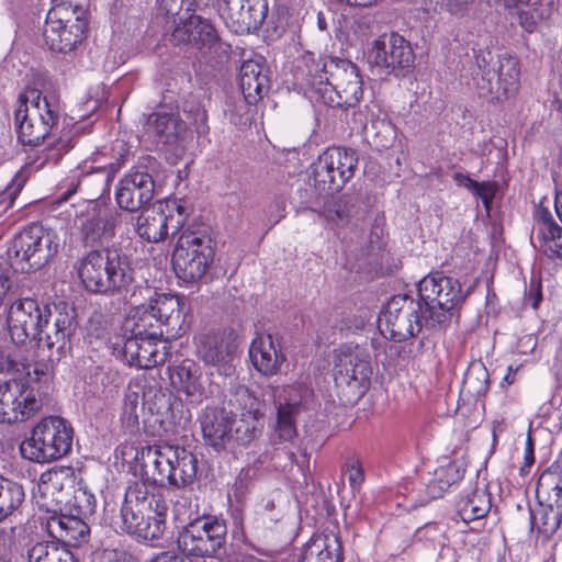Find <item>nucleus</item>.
I'll use <instances>...</instances> for the list:
<instances>
[{"instance_id":"f257e3e1","label":"nucleus","mask_w":562,"mask_h":562,"mask_svg":"<svg viewBox=\"0 0 562 562\" xmlns=\"http://www.w3.org/2000/svg\"><path fill=\"white\" fill-rule=\"evenodd\" d=\"M294 75L296 85L316 102L331 108L355 106L363 94L359 68L347 59L328 57L306 64Z\"/></svg>"},{"instance_id":"f03ea898","label":"nucleus","mask_w":562,"mask_h":562,"mask_svg":"<svg viewBox=\"0 0 562 562\" xmlns=\"http://www.w3.org/2000/svg\"><path fill=\"white\" fill-rule=\"evenodd\" d=\"M77 270L85 289L94 294L120 295L134 281L127 256L114 248L89 251L78 262Z\"/></svg>"},{"instance_id":"7ed1b4c3","label":"nucleus","mask_w":562,"mask_h":562,"mask_svg":"<svg viewBox=\"0 0 562 562\" xmlns=\"http://www.w3.org/2000/svg\"><path fill=\"white\" fill-rule=\"evenodd\" d=\"M59 115V103L54 95H42L37 90L20 94L14 110L19 143L31 147L41 145L57 125Z\"/></svg>"},{"instance_id":"20e7f679","label":"nucleus","mask_w":562,"mask_h":562,"mask_svg":"<svg viewBox=\"0 0 562 562\" xmlns=\"http://www.w3.org/2000/svg\"><path fill=\"white\" fill-rule=\"evenodd\" d=\"M372 368L370 356L358 345H342L335 350L334 380L344 404L357 403L369 390Z\"/></svg>"},{"instance_id":"39448f33","label":"nucleus","mask_w":562,"mask_h":562,"mask_svg":"<svg viewBox=\"0 0 562 562\" xmlns=\"http://www.w3.org/2000/svg\"><path fill=\"white\" fill-rule=\"evenodd\" d=\"M419 303L424 310V323L426 327L446 325L453 311L464 300L461 283L442 273H430L418 283Z\"/></svg>"},{"instance_id":"423d86ee","label":"nucleus","mask_w":562,"mask_h":562,"mask_svg":"<svg viewBox=\"0 0 562 562\" xmlns=\"http://www.w3.org/2000/svg\"><path fill=\"white\" fill-rule=\"evenodd\" d=\"M87 30L88 21L82 7L54 0L43 26L44 44L53 52L67 54L82 43Z\"/></svg>"},{"instance_id":"0eeeda50","label":"nucleus","mask_w":562,"mask_h":562,"mask_svg":"<svg viewBox=\"0 0 562 562\" xmlns=\"http://www.w3.org/2000/svg\"><path fill=\"white\" fill-rule=\"evenodd\" d=\"M56 232L38 223H32L21 231L8 250L11 267L20 272L38 270L58 252Z\"/></svg>"},{"instance_id":"6e6552de","label":"nucleus","mask_w":562,"mask_h":562,"mask_svg":"<svg viewBox=\"0 0 562 562\" xmlns=\"http://www.w3.org/2000/svg\"><path fill=\"white\" fill-rule=\"evenodd\" d=\"M226 521L213 515L191 520L178 533V548L186 554L199 558H220L225 553Z\"/></svg>"},{"instance_id":"1a4fd4ad","label":"nucleus","mask_w":562,"mask_h":562,"mask_svg":"<svg viewBox=\"0 0 562 562\" xmlns=\"http://www.w3.org/2000/svg\"><path fill=\"white\" fill-rule=\"evenodd\" d=\"M77 327L75 311L66 304L49 306V316L45 317L41 333L36 337L40 352L43 353L41 369L36 373H45L60 361Z\"/></svg>"},{"instance_id":"9d476101","label":"nucleus","mask_w":562,"mask_h":562,"mask_svg":"<svg viewBox=\"0 0 562 562\" xmlns=\"http://www.w3.org/2000/svg\"><path fill=\"white\" fill-rule=\"evenodd\" d=\"M358 161L352 148L328 147L311 166L314 187L324 194L339 192L353 178Z\"/></svg>"},{"instance_id":"9b49d317","label":"nucleus","mask_w":562,"mask_h":562,"mask_svg":"<svg viewBox=\"0 0 562 562\" xmlns=\"http://www.w3.org/2000/svg\"><path fill=\"white\" fill-rule=\"evenodd\" d=\"M213 258L212 240L204 234L187 229L173 249V269L183 282H196L205 276Z\"/></svg>"},{"instance_id":"f8f14e48","label":"nucleus","mask_w":562,"mask_h":562,"mask_svg":"<svg viewBox=\"0 0 562 562\" xmlns=\"http://www.w3.org/2000/svg\"><path fill=\"white\" fill-rule=\"evenodd\" d=\"M71 424H35L32 436L20 446L23 458L45 463L57 460L72 447Z\"/></svg>"},{"instance_id":"ddd939ff","label":"nucleus","mask_w":562,"mask_h":562,"mask_svg":"<svg viewBox=\"0 0 562 562\" xmlns=\"http://www.w3.org/2000/svg\"><path fill=\"white\" fill-rule=\"evenodd\" d=\"M423 326V306L408 295L393 296L379 317L380 331L385 338L394 341L414 337Z\"/></svg>"},{"instance_id":"4468645a","label":"nucleus","mask_w":562,"mask_h":562,"mask_svg":"<svg viewBox=\"0 0 562 562\" xmlns=\"http://www.w3.org/2000/svg\"><path fill=\"white\" fill-rule=\"evenodd\" d=\"M520 66L516 57L504 55L492 67H481L474 80L477 92L491 101L506 100L519 87Z\"/></svg>"},{"instance_id":"2eb2a0df","label":"nucleus","mask_w":562,"mask_h":562,"mask_svg":"<svg viewBox=\"0 0 562 562\" xmlns=\"http://www.w3.org/2000/svg\"><path fill=\"white\" fill-rule=\"evenodd\" d=\"M68 214L74 216L72 227L86 246L102 243L114 235L116 218L109 216L105 209L94 202L83 201L71 205Z\"/></svg>"},{"instance_id":"dca6fc26","label":"nucleus","mask_w":562,"mask_h":562,"mask_svg":"<svg viewBox=\"0 0 562 562\" xmlns=\"http://www.w3.org/2000/svg\"><path fill=\"white\" fill-rule=\"evenodd\" d=\"M196 355L206 366L215 367L223 375L234 372V355L237 349L236 335L231 329L217 328L194 337Z\"/></svg>"},{"instance_id":"f3484780","label":"nucleus","mask_w":562,"mask_h":562,"mask_svg":"<svg viewBox=\"0 0 562 562\" xmlns=\"http://www.w3.org/2000/svg\"><path fill=\"white\" fill-rule=\"evenodd\" d=\"M368 61L386 74L404 76L414 67L415 54L408 41L392 33L373 42L368 53Z\"/></svg>"},{"instance_id":"a211bd4d","label":"nucleus","mask_w":562,"mask_h":562,"mask_svg":"<svg viewBox=\"0 0 562 562\" xmlns=\"http://www.w3.org/2000/svg\"><path fill=\"white\" fill-rule=\"evenodd\" d=\"M47 316L48 304H41L32 297L15 300L7 314V326L12 341L23 345L29 340H35Z\"/></svg>"},{"instance_id":"6ab92c4d","label":"nucleus","mask_w":562,"mask_h":562,"mask_svg":"<svg viewBox=\"0 0 562 562\" xmlns=\"http://www.w3.org/2000/svg\"><path fill=\"white\" fill-rule=\"evenodd\" d=\"M218 13L226 26L236 34L258 30L268 14L267 0H223Z\"/></svg>"},{"instance_id":"aec40b11","label":"nucleus","mask_w":562,"mask_h":562,"mask_svg":"<svg viewBox=\"0 0 562 562\" xmlns=\"http://www.w3.org/2000/svg\"><path fill=\"white\" fill-rule=\"evenodd\" d=\"M277 422H295L311 417L317 407L313 389L306 383L285 385L274 394Z\"/></svg>"},{"instance_id":"412c9836","label":"nucleus","mask_w":562,"mask_h":562,"mask_svg":"<svg viewBox=\"0 0 562 562\" xmlns=\"http://www.w3.org/2000/svg\"><path fill=\"white\" fill-rule=\"evenodd\" d=\"M154 191L155 184L151 175L140 168H135L119 181L115 199L122 210L136 212L151 201Z\"/></svg>"},{"instance_id":"4be33fe9","label":"nucleus","mask_w":562,"mask_h":562,"mask_svg":"<svg viewBox=\"0 0 562 562\" xmlns=\"http://www.w3.org/2000/svg\"><path fill=\"white\" fill-rule=\"evenodd\" d=\"M263 404L249 392L247 387H239L227 403V408L207 407L206 418L212 422H258L262 416Z\"/></svg>"},{"instance_id":"5701e85b","label":"nucleus","mask_w":562,"mask_h":562,"mask_svg":"<svg viewBox=\"0 0 562 562\" xmlns=\"http://www.w3.org/2000/svg\"><path fill=\"white\" fill-rule=\"evenodd\" d=\"M149 304L166 336L175 338L186 331L188 306L182 296L158 294Z\"/></svg>"},{"instance_id":"b1692460","label":"nucleus","mask_w":562,"mask_h":562,"mask_svg":"<svg viewBox=\"0 0 562 562\" xmlns=\"http://www.w3.org/2000/svg\"><path fill=\"white\" fill-rule=\"evenodd\" d=\"M171 40L177 44H189L195 49L203 50L218 44L220 35L209 20L192 14L175 27Z\"/></svg>"},{"instance_id":"393cba45","label":"nucleus","mask_w":562,"mask_h":562,"mask_svg":"<svg viewBox=\"0 0 562 562\" xmlns=\"http://www.w3.org/2000/svg\"><path fill=\"white\" fill-rule=\"evenodd\" d=\"M170 446H145L136 451L135 472L144 482L162 485L171 457Z\"/></svg>"},{"instance_id":"a878e982","label":"nucleus","mask_w":562,"mask_h":562,"mask_svg":"<svg viewBox=\"0 0 562 562\" xmlns=\"http://www.w3.org/2000/svg\"><path fill=\"white\" fill-rule=\"evenodd\" d=\"M249 358L257 371L271 376L280 372L286 360L278 339L270 334H258L249 347Z\"/></svg>"},{"instance_id":"bb28decb","label":"nucleus","mask_w":562,"mask_h":562,"mask_svg":"<svg viewBox=\"0 0 562 562\" xmlns=\"http://www.w3.org/2000/svg\"><path fill=\"white\" fill-rule=\"evenodd\" d=\"M179 229L180 222L164 210L162 203L145 209L137 218V234L149 243H159L170 231L175 234Z\"/></svg>"},{"instance_id":"cd10ccee","label":"nucleus","mask_w":562,"mask_h":562,"mask_svg":"<svg viewBox=\"0 0 562 562\" xmlns=\"http://www.w3.org/2000/svg\"><path fill=\"white\" fill-rule=\"evenodd\" d=\"M160 342L161 338H151V336H130L123 346V357L130 366L142 369L156 367L166 358V355L159 351Z\"/></svg>"},{"instance_id":"c85d7f7f","label":"nucleus","mask_w":562,"mask_h":562,"mask_svg":"<svg viewBox=\"0 0 562 562\" xmlns=\"http://www.w3.org/2000/svg\"><path fill=\"white\" fill-rule=\"evenodd\" d=\"M234 424H201V430L206 445L216 451L226 449L229 446L246 445L252 439V430L249 424H240L233 429Z\"/></svg>"},{"instance_id":"c756f323","label":"nucleus","mask_w":562,"mask_h":562,"mask_svg":"<svg viewBox=\"0 0 562 562\" xmlns=\"http://www.w3.org/2000/svg\"><path fill=\"white\" fill-rule=\"evenodd\" d=\"M172 386L183 393L192 403H200L206 397L203 373L192 361H183L170 372Z\"/></svg>"},{"instance_id":"7c9ffc66","label":"nucleus","mask_w":562,"mask_h":562,"mask_svg":"<svg viewBox=\"0 0 562 562\" xmlns=\"http://www.w3.org/2000/svg\"><path fill=\"white\" fill-rule=\"evenodd\" d=\"M171 457L166 481L173 487H186L191 485L198 473V459L193 452L183 447L170 446Z\"/></svg>"},{"instance_id":"2f4dec72","label":"nucleus","mask_w":562,"mask_h":562,"mask_svg":"<svg viewBox=\"0 0 562 562\" xmlns=\"http://www.w3.org/2000/svg\"><path fill=\"white\" fill-rule=\"evenodd\" d=\"M506 9L518 10L520 26L532 33L539 22L550 19L554 11V0H495Z\"/></svg>"},{"instance_id":"473e14b6","label":"nucleus","mask_w":562,"mask_h":562,"mask_svg":"<svg viewBox=\"0 0 562 562\" xmlns=\"http://www.w3.org/2000/svg\"><path fill=\"white\" fill-rule=\"evenodd\" d=\"M342 548L339 537L324 532L310 539L304 546L301 562H341Z\"/></svg>"},{"instance_id":"72a5a7b5","label":"nucleus","mask_w":562,"mask_h":562,"mask_svg":"<svg viewBox=\"0 0 562 562\" xmlns=\"http://www.w3.org/2000/svg\"><path fill=\"white\" fill-rule=\"evenodd\" d=\"M145 134L157 145L175 144L186 130L182 121L169 113H153L144 125Z\"/></svg>"},{"instance_id":"f704fd0d","label":"nucleus","mask_w":562,"mask_h":562,"mask_svg":"<svg viewBox=\"0 0 562 562\" xmlns=\"http://www.w3.org/2000/svg\"><path fill=\"white\" fill-rule=\"evenodd\" d=\"M49 533L66 546H80L89 540L90 528L80 517H53L48 521Z\"/></svg>"},{"instance_id":"c9c22d12","label":"nucleus","mask_w":562,"mask_h":562,"mask_svg":"<svg viewBox=\"0 0 562 562\" xmlns=\"http://www.w3.org/2000/svg\"><path fill=\"white\" fill-rule=\"evenodd\" d=\"M239 87L248 104H255L262 98V93L268 89V77L262 74L258 61L249 59L243 63Z\"/></svg>"},{"instance_id":"e433bc0d","label":"nucleus","mask_w":562,"mask_h":562,"mask_svg":"<svg viewBox=\"0 0 562 562\" xmlns=\"http://www.w3.org/2000/svg\"><path fill=\"white\" fill-rule=\"evenodd\" d=\"M465 472V464L462 460L447 461L440 464L427 483L426 488L430 498L441 497L451 486L459 483Z\"/></svg>"},{"instance_id":"4c0bfd02","label":"nucleus","mask_w":562,"mask_h":562,"mask_svg":"<svg viewBox=\"0 0 562 562\" xmlns=\"http://www.w3.org/2000/svg\"><path fill=\"white\" fill-rule=\"evenodd\" d=\"M124 326L131 331V336L135 337L161 338L165 335L149 303L137 306L127 317Z\"/></svg>"},{"instance_id":"58836bf2","label":"nucleus","mask_w":562,"mask_h":562,"mask_svg":"<svg viewBox=\"0 0 562 562\" xmlns=\"http://www.w3.org/2000/svg\"><path fill=\"white\" fill-rule=\"evenodd\" d=\"M27 382L24 379L0 381V422H18L16 405L26 392Z\"/></svg>"},{"instance_id":"ea45409f","label":"nucleus","mask_w":562,"mask_h":562,"mask_svg":"<svg viewBox=\"0 0 562 562\" xmlns=\"http://www.w3.org/2000/svg\"><path fill=\"white\" fill-rule=\"evenodd\" d=\"M536 495L540 504L562 510V475L551 470L543 471L537 482Z\"/></svg>"},{"instance_id":"a19ab883","label":"nucleus","mask_w":562,"mask_h":562,"mask_svg":"<svg viewBox=\"0 0 562 562\" xmlns=\"http://www.w3.org/2000/svg\"><path fill=\"white\" fill-rule=\"evenodd\" d=\"M23 486L0 475V524L11 516L23 503Z\"/></svg>"},{"instance_id":"79ce46f5","label":"nucleus","mask_w":562,"mask_h":562,"mask_svg":"<svg viewBox=\"0 0 562 562\" xmlns=\"http://www.w3.org/2000/svg\"><path fill=\"white\" fill-rule=\"evenodd\" d=\"M458 513L464 521H473L486 516L491 508L488 495L483 490H475L462 497L458 504Z\"/></svg>"},{"instance_id":"37998d69","label":"nucleus","mask_w":562,"mask_h":562,"mask_svg":"<svg viewBox=\"0 0 562 562\" xmlns=\"http://www.w3.org/2000/svg\"><path fill=\"white\" fill-rule=\"evenodd\" d=\"M29 562H76L74 554L58 542H38L27 553Z\"/></svg>"},{"instance_id":"c03bdc74","label":"nucleus","mask_w":562,"mask_h":562,"mask_svg":"<svg viewBox=\"0 0 562 562\" xmlns=\"http://www.w3.org/2000/svg\"><path fill=\"white\" fill-rule=\"evenodd\" d=\"M562 510L546 504L537 512L530 510L531 530L537 529L546 537L553 535L560 527Z\"/></svg>"},{"instance_id":"a18cd8bd","label":"nucleus","mask_w":562,"mask_h":562,"mask_svg":"<svg viewBox=\"0 0 562 562\" xmlns=\"http://www.w3.org/2000/svg\"><path fill=\"white\" fill-rule=\"evenodd\" d=\"M78 131L70 128H63L58 138L54 139L45 149V162L58 164L65 154L72 149L77 143Z\"/></svg>"},{"instance_id":"49530a36","label":"nucleus","mask_w":562,"mask_h":562,"mask_svg":"<svg viewBox=\"0 0 562 562\" xmlns=\"http://www.w3.org/2000/svg\"><path fill=\"white\" fill-rule=\"evenodd\" d=\"M490 385V374L482 362L472 363L463 378V391L471 396L485 394Z\"/></svg>"},{"instance_id":"de8ad7c7","label":"nucleus","mask_w":562,"mask_h":562,"mask_svg":"<svg viewBox=\"0 0 562 562\" xmlns=\"http://www.w3.org/2000/svg\"><path fill=\"white\" fill-rule=\"evenodd\" d=\"M120 517L122 520V530L133 535L134 537L137 533L138 528H142L147 518L144 509L125 505H122L121 507Z\"/></svg>"},{"instance_id":"09e8293b","label":"nucleus","mask_w":562,"mask_h":562,"mask_svg":"<svg viewBox=\"0 0 562 562\" xmlns=\"http://www.w3.org/2000/svg\"><path fill=\"white\" fill-rule=\"evenodd\" d=\"M537 239L540 250L547 257L562 259V227L558 226Z\"/></svg>"},{"instance_id":"8fccbe9b","label":"nucleus","mask_w":562,"mask_h":562,"mask_svg":"<svg viewBox=\"0 0 562 562\" xmlns=\"http://www.w3.org/2000/svg\"><path fill=\"white\" fill-rule=\"evenodd\" d=\"M256 480V470L244 468L236 476L229 495H233L236 502L241 503L250 492Z\"/></svg>"},{"instance_id":"3c124183","label":"nucleus","mask_w":562,"mask_h":562,"mask_svg":"<svg viewBox=\"0 0 562 562\" xmlns=\"http://www.w3.org/2000/svg\"><path fill=\"white\" fill-rule=\"evenodd\" d=\"M166 529V516H149L146 518L142 528H138L136 538L142 540H158L162 537Z\"/></svg>"},{"instance_id":"603ef678","label":"nucleus","mask_w":562,"mask_h":562,"mask_svg":"<svg viewBox=\"0 0 562 562\" xmlns=\"http://www.w3.org/2000/svg\"><path fill=\"white\" fill-rule=\"evenodd\" d=\"M146 483L147 482L143 481V483H135L133 486H130L125 493L123 505L134 506L144 509V504L147 502L149 496L155 492L150 491Z\"/></svg>"},{"instance_id":"864d4df0","label":"nucleus","mask_w":562,"mask_h":562,"mask_svg":"<svg viewBox=\"0 0 562 562\" xmlns=\"http://www.w3.org/2000/svg\"><path fill=\"white\" fill-rule=\"evenodd\" d=\"M325 217L333 225L344 227L349 220L347 204L341 199L333 202L325 209Z\"/></svg>"},{"instance_id":"5fc2aeb1","label":"nucleus","mask_w":562,"mask_h":562,"mask_svg":"<svg viewBox=\"0 0 562 562\" xmlns=\"http://www.w3.org/2000/svg\"><path fill=\"white\" fill-rule=\"evenodd\" d=\"M535 216L537 238L559 226L553 220L551 212L546 207L538 206Z\"/></svg>"},{"instance_id":"6e6d98bb","label":"nucleus","mask_w":562,"mask_h":562,"mask_svg":"<svg viewBox=\"0 0 562 562\" xmlns=\"http://www.w3.org/2000/svg\"><path fill=\"white\" fill-rule=\"evenodd\" d=\"M167 512L168 504L164 495L159 492H154L144 504V513L147 517L154 515L166 516Z\"/></svg>"},{"instance_id":"4d7b16f0","label":"nucleus","mask_w":562,"mask_h":562,"mask_svg":"<svg viewBox=\"0 0 562 562\" xmlns=\"http://www.w3.org/2000/svg\"><path fill=\"white\" fill-rule=\"evenodd\" d=\"M117 148L119 156L115 157V160L112 162H109L104 167H99L98 169L102 172H105V183L108 184L111 178L121 169V167L125 162V156L127 154V150L125 149V145L123 142H116L113 146V149Z\"/></svg>"},{"instance_id":"13d9d810","label":"nucleus","mask_w":562,"mask_h":562,"mask_svg":"<svg viewBox=\"0 0 562 562\" xmlns=\"http://www.w3.org/2000/svg\"><path fill=\"white\" fill-rule=\"evenodd\" d=\"M23 187V181L13 179L12 182L0 192V212L10 209Z\"/></svg>"},{"instance_id":"bf43d9fd","label":"nucleus","mask_w":562,"mask_h":562,"mask_svg":"<svg viewBox=\"0 0 562 562\" xmlns=\"http://www.w3.org/2000/svg\"><path fill=\"white\" fill-rule=\"evenodd\" d=\"M20 407H16V415H21V422L29 419L31 415L38 409L40 404L36 397L31 392H25L18 403Z\"/></svg>"},{"instance_id":"052dcab7","label":"nucleus","mask_w":562,"mask_h":562,"mask_svg":"<svg viewBox=\"0 0 562 562\" xmlns=\"http://www.w3.org/2000/svg\"><path fill=\"white\" fill-rule=\"evenodd\" d=\"M542 300V290L540 281L532 280L529 284L528 290L525 292L524 302L525 305H530L533 310H537Z\"/></svg>"},{"instance_id":"680f3d73","label":"nucleus","mask_w":562,"mask_h":562,"mask_svg":"<svg viewBox=\"0 0 562 562\" xmlns=\"http://www.w3.org/2000/svg\"><path fill=\"white\" fill-rule=\"evenodd\" d=\"M138 396L137 394H128L124 401L123 407V422H138L139 416L137 414Z\"/></svg>"},{"instance_id":"e2e57ef3","label":"nucleus","mask_w":562,"mask_h":562,"mask_svg":"<svg viewBox=\"0 0 562 562\" xmlns=\"http://www.w3.org/2000/svg\"><path fill=\"white\" fill-rule=\"evenodd\" d=\"M78 504L79 514L83 517L91 516L95 509V499L92 495L81 493V495L75 496Z\"/></svg>"},{"instance_id":"0e129e2a","label":"nucleus","mask_w":562,"mask_h":562,"mask_svg":"<svg viewBox=\"0 0 562 562\" xmlns=\"http://www.w3.org/2000/svg\"><path fill=\"white\" fill-rule=\"evenodd\" d=\"M164 210L169 214H173L175 211L177 212V216L175 215V221L180 222L181 228L188 216V207L181 201L173 200L164 204Z\"/></svg>"},{"instance_id":"69168bd1","label":"nucleus","mask_w":562,"mask_h":562,"mask_svg":"<svg viewBox=\"0 0 562 562\" xmlns=\"http://www.w3.org/2000/svg\"><path fill=\"white\" fill-rule=\"evenodd\" d=\"M364 480L363 469L359 461H355L349 464L348 469V481L350 486L356 490L358 488Z\"/></svg>"},{"instance_id":"338daca9","label":"nucleus","mask_w":562,"mask_h":562,"mask_svg":"<svg viewBox=\"0 0 562 562\" xmlns=\"http://www.w3.org/2000/svg\"><path fill=\"white\" fill-rule=\"evenodd\" d=\"M470 191L481 198L486 206L491 203L495 193L494 184L491 182H477V186L473 187Z\"/></svg>"},{"instance_id":"774afa93","label":"nucleus","mask_w":562,"mask_h":562,"mask_svg":"<svg viewBox=\"0 0 562 562\" xmlns=\"http://www.w3.org/2000/svg\"><path fill=\"white\" fill-rule=\"evenodd\" d=\"M125 557L124 551L106 548L98 554L97 559L99 562H127Z\"/></svg>"}]
</instances>
